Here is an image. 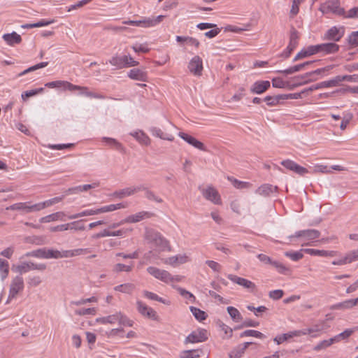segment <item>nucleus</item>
Returning a JSON list of instances; mask_svg holds the SVG:
<instances>
[{
  "mask_svg": "<svg viewBox=\"0 0 358 358\" xmlns=\"http://www.w3.org/2000/svg\"><path fill=\"white\" fill-rule=\"evenodd\" d=\"M45 86L48 87H64L65 88L68 89L70 91L79 90L80 94L85 95L87 97L95 98V99H104V96H103L102 94H97V93H94V92L89 91V89L87 87L76 85H73L68 81H63V80L52 81V82L46 83Z\"/></svg>",
  "mask_w": 358,
  "mask_h": 358,
  "instance_id": "obj_1",
  "label": "nucleus"
},
{
  "mask_svg": "<svg viewBox=\"0 0 358 358\" xmlns=\"http://www.w3.org/2000/svg\"><path fill=\"white\" fill-rule=\"evenodd\" d=\"M145 239L162 250H165L169 247V241L159 232L153 229H145Z\"/></svg>",
  "mask_w": 358,
  "mask_h": 358,
  "instance_id": "obj_2",
  "label": "nucleus"
},
{
  "mask_svg": "<svg viewBox=\"0 0 358 358\" xmlns=\"http://www.w3.org/2000/svg\"><path fill=\"white\" fill-rule=\"evenodd\" d=\"M320 10L322 13L331 12L336 15L343 16H345V13L344 8L340 6L339 0H331L325 2L320 6Z\"/></svg>",
  "mask_w": 358,
  "mask_h": 358,
  "instance_id": "obj_3",
  "label": "nucleus"
},
{
  "mask_svg": "<svg viewBox=\"0 0 358 358\" xmlns=\"http://www.w3.org/2000/svg\"><path fill=\"white\" fill-rule=\"evenodd\" d=\"M148 273L155 278L165 283H170L171 273L164 269H160L155 266H149L147 268Z\"/></svg>",
  "mask_w": 358,
  "mask_h": 358,
  "instance_id": "obj_4",
  "label": "nucleus"
},
{
  "mask_svg": "<svg viewBox=\"0 0 358 358\" xmlns=\"http://www.w3.org/2000/svg\"><path fill=\"white\" fill-rule=\"evenodd\" d=\"M320 236V231L317 229H306L295 232L294 235L289 236L288 238L291 241L293 238H303L307 241H313Z\"/></svg>",
  "mask_w": 358,
  "mask_h": 358,
  "instance_id": "obj_5",
  "label": "nucleus"
},
{
  "mask_svg": "<svg viewBox=\"0 0 358 358\" xmlns=\"http://www.w3.org/2000/svg\"><path fill=\"white\" fill-rule=\"evenodd\" d=\"M136 308L141 315L152 320H157L158 315L157 312L152 308L148 306L143 301L138 300L136 301Z\"/></svg>",
  "mask_w": 358,
  "mask_h": 358,
  "instance_id": "obj_6",
  "label": "nucleus"
},
{
  "mask_svg": "<svg viewBox=\"0 0 358 358\" xmlns=\"http://www.w3.org/2000/svg\"><path fill=\"white\" fill-rule=\"evenodd\" d=\"M227 278L233 282L242 286L250 292H254L256 289L255 284L246 278L238 277L233 274H229Z\"/></svg>",
  "mask_w": 358,
  "mask_h": 358,
  "instance_id": "obj_7",
  "label": "nucleus"
},
{
  "mask_svg": "<svg viewBox=\"0 0 358 358\" xmlns=\"http://www.w3.org/2000/svg\"><path fill=\"white\" fill-rule=\"evenodd\" d=\"M145 189L144 185H140L138 186L129 187L115 191L113 192V196L119 199H123L127 196H131L138 192Z\"/></svg>",
  "mask_w": 358,
  "mask_h": 358,
  "instance_id": "obj_8",
  "label": "nucleus"
},
{
  "mask_svg": "<svg viewBox=\"0 0 358 358\" xmlns=\"http://www.w3.org/2000/svg\"><path fill=\"white\" fill-rule=\"evenodd\" d=\"M208 339L207 336V331L205 329H199L196 331H192L189 335H188L185 340V343H201L206 341Z\"/></svg>",
  "mask_w": 358,
  "mask_h": 358,
  "instance_id": "obj_9",
  "label": "nucleus"
},
{
  "mask_svg": "<svg viewBox=\"0 0 358 358\" xmlns=\"http://www.w3.org/2000/svg\"><path fill=\"white\" fill-rule=\"evenodd\" d=\"M299 33L298 31L292 27L290 31V36H289V43L286 50L282 54V56L287 58L291 55L292 52L295 49V48L298 45V39H299Z\"/></svg>",
  "mask_w": 358,
  "mask_h": 358,
  "instance_id": "obj_10",
  "label": "nucleus"
},
{
  "mask_svg": "<svg viewBox=\"0 0 358 358\" xmlns=\"http://www.w3.org/2000/svg\"><path fill=\"white\" fill-rule=\"evenodd\" d=\"M189 71L194 76H200L203 71V62L201 58L196 55L190 60L188 64Z\"/></svg>",
  "mask_w": 358,
  "mask_h": 358,
  "instance_id": "obj_11",
  "label": "nucleus"
},
{
  "mask_svg": "<svg viewBox=\"0 0 358 358\" xmlns=\"http://www.w3.org/2000/svg\"><path fill=\"white\" fill-rule=\"evenodd\" d=\"M202 194L203 197L213 203L214 204H221L220 196L213 187L209 186L206 189H202Z\"/></svg>",
  "mask_w": 358,
  "mask_h": 358,
  "instance_id": "obj_12",
  "label": "nucleus"
},
{
  "mask_svg": "<svg viewBox=\"0 0 358 358\" xmlns=\"http://www.w3.org/2000/svg\"><path fill=\"white\" fill-rule=\"evenodd\" d=\"M24 288V280L21 276H16L12 281L10 287L8 299L15 297L19 292Z\"/></svg>",
  "mask_w": 358,
  "mask_h": 358,
  "instance_id": "obj_13",
  "label": "nucleus"
},
{
  "mask_svg": "<svg viewBox=\"0 0 358 358\" xmlns=\"http://www.w3.org/2000/svg\"><path fill=\"white\" fill-rule=\"evenodd\" d=\"M28 257H35L38 258H43V259H55V250L53 249H46V248H41L36 250H33L27 254Z\"/></svg>",
  "mask_w": 358,
  "mask_h": 358,
  "instance_id": "obj_14",
  "label": "nucleus"
},
{
  "mask_svg": "<svg viewBox=\"0 0 358 358\" xmlns=\"http://www.w3.org/2000/svg\"><path fill=\"white\" fill-rule=\"evenodd\" d=\"M46 269L45 264H35L34 262H24L17 266V271L20 273H27L31 270L44 271Z\"/></svg>",
  "mask_w": 358,
  "mask_h": 358,
  "instance_id": "obj_15",
  "label": "nucleus"
},
{
  "mask_svg": "<svg viewBox=\"0 0 358 358\" xmlns=\"http://www.w3.org/2000/svg\"><path fill=\"white\" fill-rule=\"evenodd\" d=\"M154 214L151 212L141 211L134 215H131L127 217L124 220H122V222L136 223L143 220L150 218Z\"/></svg>",
  "mask_w": 358,
  "mask_h": 358,
  "instance_id": "obj_16",
  "label": "nucleus"
},
{
  "mask_svg": "<svg viewBox=\"0 0 358 358\" xmlns=\"http://www.w3.org/2000/svg\"><path fill=\"white\" fill-rule=\"evenodd\" d=\"M319 52L322 55L334 54L339 50V45L334 42L318 44Z\"/></svg>",
  "mask_w": 358,
  "mask_h": 358,
  "instance_id": "obj_17",
  "label": "nucleus"
},
{
  "mask_svg": "<svg viewBox=\"0 0 358 358\" xmlns=\"http://www.w3.org/2000/svg\"><path fill=\"white\" fill-rule=\"evenodd\" d=\"M344 34L343 31L338 29L336 27L330 28L324 35V39L332 41L334 42L339 41Z\"/></svg>",
  "mask_w": 358,
  "mask_h": 358,
  "instance_id": "obj_18",
  "label": "nucleus"
},
{
  "mask_svg": "<svg viewBox=\"0 0 358 358\" xmlns=\"http://www.w3.org/2000/svg\"><path fill=\"white\" fill-rule=\"evenodd\" d=\"M128 77L132 80L146 82L148 80L147 72L140 69H132L128 73Z\"/></svg>",
  "mask_w": 358,
  "mask_h": 358,
  "instance_id": "obj_19",
  "label": "nucleus"
},
{
  "mask_svg": "<svg viewBox=\"0 0 358 358\" xmlns=\"http://www.w3.org/2000/svg\"><path fill=\"white\" fill-rule=\"evenodd\" d=\"M271 86L268 80H261L255 82L251 87L250 91L254 94H262L266 91Z\"/></svg>",
  "mask_w": 358,
  "mask_h": 358,
  "instance_id": "obj_20",
  "label": "nucleus"
},
{
  "mask_svg": "<svg viewBox=\"0 0 358 358\" xmlns=\"http://www.w3.org/2000/svg\"><path fill=\"white\" fill-rule=\"evenodd\" d=\"M306 332H302L301 331H289L286 334H283L282 335L275 336L273 339V341L278 344L280 345L284 341L288 340L289 338H291L294 336H299L301 335H306Z\"/></svg>",
  "mask_w": 358,
  "mask_h": 358,
  "instance_id": "obj_21",
  "label": "nucleus"
},
{
  "mask_svg": "<svg viewBox=\"0 0 358 358\" xmlns=\"http://www.w3.org/2000/svg\"><path fill=\"white\" fill-rule=\"evenodd\" d=\"M314 62H315V61L306 62L302 64H299L295 65L294 66H292L287 69L278 70V71H277V72L284 73L285 75L292 74L294 73H296V72L303 70L306 66H309V65L313 64Z\"/></svg>",
  "mask_w": 358,
  "mask_h": 358,
  "instance_id": "obj_22",
  "label": "nucleus"
},
{
  "mask_svg": "<svg viewBox=\"0 0 358 358\" xmlns=\"http://www.w3.org/2000/svg\"><path fill=\"white\" fill-rule=\"evenodd\" d=\"M277 190V186H273L270 184H264L257 189L256 193L263 196H268L271 194L276 192Z\"/></svg>",
  "mask_w": 358,
  "mask_h": 358,
  "instance_id": "obj_23",
  "label": "nucleus"
},
{
  "mask_svg": "<svg viewBox=\"0 0 358 358\" xmlns=\"http://www.w3.org/2000/svg\"><path fill=\"white\" fill-rule=\"evenodd\" d=\"M150 131L152 136L159 138L163 140H166L169 141H173L174 140V137L172 134L164 132L161 129L157 127H151L150 129Z\"/></svg>",
  "mask_w": 358,
  "mask_h": 358,
  "instance_id": "obj_24",
  "label": "nucleus"
},
{
  "mask_svg": "<svg viewBox=\"0 0 358 358\" xmlns=\"http://www.w3.org/2000/svg\"><path fill=\"white\" fill-rule=\"evenodd\" d=\"M3 40L9 45H14L15 44H19L22 41L20 35L13 31L11 34H5L3 36Z\"/></svg>",
  "mask_w": 358,
  "mask_h": 358,
  "instance_id": "obj_25",
  "label": "nucleus"
},
{
  "mask_svg": "<svg viewBox=\"0 0 358 358\" xmlns=\"http://www.w3.org/2000/svg\"><path fill=\"white\" fill-rule=\"evenodd\" d=\"M251 342H245L243 345H238L237 348L231 351L229 354L230 358H239L245 352L248 347L251 345Z\"/></svg>",
  "mask_w": 358,
  "mask_h": 358,
  "instance_id": "obj_26",
  "label": "nucleus"
},
{
  "mask_svg": "<svg viewBox=\"0 0 358 358\" xmlns=\"http://www.w3.org/2000/svg\"><path fill=\"white\" fill-rule=\"evenodd\" d=\"M303 251L308 255H313V256H321V257H333L335 255L334 251H327V250H316V249H311V248H306L303 249Z\"/></svg>",
  "mask_w": 358,
  "mask_h": 358,
  "instance_id": "obj_27",
  "label": "nucleus"
},
{
  "mask_svg": "<svg viewBox=\"0 0 358 358\" xmlns=\"http://www.w3.org/2000/svg\"><path fill=\"white\" fill-rule=\"evenodd\" d=\"M65 216V213L64 212L59 211L57 212L47 216L41 217L39 221L41 223H47L57 220H63V217Z\"/></svg>",
  "mask_w": 358,
  "mask_h": 358,
  "instance_id": "obj_28",
  "label": "nucleus"
},
{
  "mask_svg": "<svg viewBox=\"0 0 358 358\" xmlns=\"http://www.w3.org/2000/svg\"><path fill=\"white\" fill-rule=\"evenodd\" d=\"M99 186V182H93L92 184H87V185H79L75 187L69 188L68 192L73 194H76L80 192H85L90 189L96 188Z\"/></svg>",
  "mask_w": 358,
  "mask_h": 358,
  "instance_id": "obj_29",
  "label": "nucleus"
},
{
  "mask_svg": "<svg viewBox=\"0 0 358 358\" xmlns=\"http://www.w3.org/2000/svg\"><path fill=\"white\" fill-rule=\"evenodd\" d=\"M203 353L201 349L184 350L180 353V358H199Z\"/></svg>",
  "mask_w": 358,
  "mask_h": 358,
  "instance_id": "obj_30",
  "label": "nucleus"
},
{
  "mask_svg": "<svg viewBox=\"0 0 358 358\" xmlns=\"http://www.w3.org/2000/svg\"><path fill=\"white\" fill-rule=\"evenodd\" d=\"M130 134L142 145H148L150 144V138L142 131H134Z\"/></svg>",
  "mask_w": 358,
  "mask_h": 358,
  "instance_id": "obj_31",
  "label": "nucleus"
},
{
  "mask_svg": "<svg viewBox=\"0 0 358 358\" xmlns=\"http://www.w3.org/2000/svg\"><path fill=\"white\" fill-rule=\"evenodd\" d=\"M29 202H20L14 203L10 206L6 207V210H22L24 213H29L28 206Z\"/></svg>",
  "mask_w": 358,
  "mask_h": 358,
  "instance_id": "obj_32",
  "label": "nucleus"
},
{
  "mask_svg": "<svg viewBox=\"0 0 358 358\" xmlns=\"http://www.w3.org/2000/svg\"><path fill=\"white\" fill-rule=\"evenodd\" d=\"M135 289V285L132 283H125L117 285L114 287V289L126 294H131Z\"/></svg>",
  "mask_w": 358,
  "mask_h": 358,
  "instance_id": "obj_33",
  "label": "nucleus"
},
{
  "mask_svg": "<svg viewBox=\"0 0 358 358\" xmlns=\"http://www.w3.org/2000/svg\"><path fill=\"white\" fill-rule=\"evenodd\" d=\"M227 310L230 317L234 322H238L242 320L243 317L237 308L232 306H229L227 307Z\"/></svg>",
  "mask_w": 358,
  "mask_h": 358,
  "instance_id": "obj_34",
  "label": "nucleus"
},
{
  "mask_svg": "<svg viewBox=\"0 0 358 358\" xmlns=\"http://www.w3.org/2000/svg\"><path fill=\"white\" fill-rule=\"evenodd\" d=\"M143 295L145 297H146L150 300L157 301L161 302V303H162L164 304H166V305L170 304L169 301L164 299L163 298L159 296L158 295H157L156 294H155L153 292L145 290V291H143Z\"/></svg>",
  "mask_w": 358,
  "mask_h": 358,
  "instance_id": "obj_35",
  "label": "nucleus"
},
{
  "mask_svg": "<svg viewBox=\"0 0 358 358\" xmlns=\"http://www.w3.org/2000/svg\"><path fill=\"white\" fill-rule=\"evenodd\" d=\"M264 101H266L268 106H273L278 105L282 101H283V97L282 94H278L273 96H267L265 97Z\"/></svg>",
  "mask_w": 358,
  "mask_h": 358,
  "instance_id": "obj_36",
  "label": "nucleus"
},
{
  "mask_svg": "<svg viewBox=\"0 0 358 358\" xmlns=\"http://www.w3.org/2000/svg\"><path fill=\"white\" fill-rule=\"evenodd\" d=\"M333 68V65H330V66H327L324 68H322V69H317L315 71H310V72H308V73H305L304 75H302L301 76H298V77H295L294 79H304L306 78H308L309 76H311L313 75H319L322 72H324V71H329L330 69H331Z\"/></svg>",
  "mask_w": 358,
  "mask_h": 358,
  "instance_id": "obj_37",
  "label": "nucleus"
},
{
  "mask_svg": "<svg viewBox=\"0 0 358 358\" xmlns=\"http://www.w3.org/2000/svg\"><path fill=\"white\" fill-rule=\"evenodd\" d=\"M103 140L106 141L108 145L115 148L117 150L124 152V148L123 145L115 138L103 137Z\"/></svg>",
  "mask_w": 358,
  "mask_h": 358,
  "instance_id": "obj_38",
  "label": "nucleus"
},
{
  "mask_svg": "<svg viewBox=\"0 0 358 358\" xmlns=\"http://www.w3.org/2000/svg\"><path fill=\"white\" fill-rule=\"evenodd\" d=\"M232 185L237 189H245L251 187L252 185L248 182L240 181L231 177H228Z\"/></svg>",
  "mask_w": 358,
  "mask_h": 358,
  "instance_id": "obj_39",
  "label": "nucleus"
},
{
  "mask_svg": "<svg viewBox=\"0 0 358 358\" xmlns=\"http://www.w3.org/2000/svg\"><path fill=\"white\" fill-rule=\"evenodd\" d=\"M190 310L195 318L199 321L204 320L207 317V314L204 311L196 307L191 306Z\"/></svg>",
  "mask_w": 358,
  "mask_h": 358,
  "instance_id": "obj_40",
  "label": "nucleus"
},
{
  "mask_svg": "<svg viewBox=\"0 0 358 358\" xmlns=\"http://www.w3.org/2000/svg\"><path fill=\"white\" fill-rule=\"evenodd\" d=\"M149 17L145 18L143 20H127L124 21L123 24H129V25H134V26H141L144 27H150V25L148 24Z\"/></svg>",
  "mask_w": 358,
  "mask_h": 358,
  "instance_id": "obj_41",
  "label": "nucleus"
},
{
  "mask_svg": "<svg viewBox=\"0 0 358 358\" xmlns=\"http://www.w3.org/2000/svg\"><path fill=\"white\" fill-rule=\"evenodd\" d=\"M9 271V264L8 262L4 259H0V272L1 275L2 280H4Z\"/></svg>",
  "mask_w": 358,
  "mask_h": 358,
  "instance_id": "obj_42",
  "label": "nucleus"
},
{
  "mask_svg": "<svg viewBox=\"0 0 358 358\" xmlns=\"http://www.w3.org/2000/svg\"><path fill=\"white\" fill-rule=\"evenodd\" d=\"M142 191H145V196L148 200L155 201V202L159 203H161L163 202L162 199H161L160 197L155 195V194L152 191L148 189L146 187H145V189H143Z\"/></svg>",
  "mask_w": 358,
  "mask_h": 358,
  "instance_id": "obj_43",
  "label": "nucleus"
},
{
  "mask_svg": "<svg viewBox=\"0 0 358 358\" xmlns=\"http://www.w3.org/2000/svg\"><path fill=\"white\" fill-rule=\"evenodd\" d=\"M118 317H117V321L119 322L120 324L124 326L132 327L134 322L129 320L126 315L122 314L121 312L117 313Z\"/></svg>",
  "mask_w": 358,
  "mask_h": 358,
  "instance_id": "obj_44",
  "label": "nucleus"
},
{
  "mask_svg": "<svg viewBox=\"0 0 358 358\" xmlns=\"http://www.w3.org/2000/svg\"><path fill=\"white\" fill-rule=\"evenodd\" d=\"M117 317H118L117 313L114 315L98 318L96 320L101 324H114L117 322Z\"/></svg>",
  "mask_w": 358,
  "mask_h": 358,
  "instance_id": "obj_45",
  "label": "nucleus"
},
{
  "mask_svg": "<svg viewBox=\"0 0 358 358\" xmlns=\"http://www.w3.org/2000/svg\"><path fill=\"white\" fill-rule=\"evenodd\" d=\"M52 22V21H47L45 20H41V21H39L36 23L23 24V25H22V27L24 29L41 27L49 25Z\"/></svg>",
  "mask_w": 358,
  "mask_h": 358,
  "instance_id": "obj_46",
  "label": "nucleus"
},
{
  "mask_svg": "<svg viewBox=\"0 0 358 358\" xmlns=\"http://www.w3.org/2000/svg\"><path fill=\"white\" fill-rule=\"evenodd\" d=\"M48 62H47L38 63L34 66H32L28 68L27 69L24 70V71L21 72L20 73H19L18 76H22L23 75H25L29 72H31V71H36L37 69L45 67L48 66Z\"/></svg>",
  "mask_w": 358,
  "mask_h": 358,
  "instance_id": "obj_47",
  "label": "nucleus"
},
{
  "mask_svg": "<svg viewBox=\"0 0 358 358\" xmlns=\"http://www.w3.org/2000/svg\"><path fill=\"white\" fill-rule=\"evenodd\" d=\"M345 257L348 264L358 261V250H354L345 254Z\"/></svg>",
  "mask_w": 358,
  "mask_h": 358,
  "instance_id": "obj_48",
  "label": "nucleus"
},
{
  "mask_svg": "<svg viewBox=\"0 0 358 358\" xmlns=\"http://www.w3.org/2000/svg\"><path fill=\"white\" fill-rule=\"evenodd\" d=\"M244 336H254L259 338H264L265 337L262 332L252 329L246 330L241 334V337Z\"/></svg>",
  "mask_w": 358,
  "mask_h": 358,
  "instance_id": "obj_49",
  "label": "nucleus"
},
{
  "mask_svg": "<svg viewBox=\"0 0 358 358\" xmlns=\"http://www.w3.org/2000/svg\"><path fill=\"white\" fill-rule=\"evenodd\" d=\"M272 86L275 88L288 87L289 83L284 81L280 78H274L272 79Z\"/></svg>",
  "mask_w": 358,
  "mask_h": 358,
  "instance_id": "obj_50",
  "label": "nucleus"
},
{
  "mask_svg": "<svg viewBox=\"0 0 358 358\" xmlns=\"http://www.w3.org/2000/svg\"><path fill=\"white\" fill-rule=\"evenodd\" d=\"M301 251H303V250L297 252H286L285 253V255L290 258L292 260L296 262L302 259L303 257V255L302 254Z\"/></svg>",
  "mask_w": 358,
  "mask_h": 358,
  "instance_id": "obj_51",
  "label": "nucleus"
},
{
  "mask_svg": "<svg viewBox=\"0 0 358 358\" xmlns=\"http://www.w3.org/2000/svg\"><path fill=\"white\" fill-rule=\"evenodd\" d=\"M272 266H273L280 273L286 274L290 271L288 267L279 262L274 261L272 262Z\"/></svg>",
  "mask_w": 358,
  "mask_h": 358,
  "instance_id": "obj_52",
  "label": "nucleus"
},
{
  "mask_svg": "<svg viewBox=\"0 0 358 358\" xmlns=\"http://www.w3.org/2000/svg\"><path fill=\"white\" fill-rule=\"evenodd\" d=\"M109 62L111 65L116 66L117 69L124 68L122 57L114 56L109 60Z\"/></svg>",
  "mask_w": 358,
  "mask_h": 358,
  "instance_id": "obj_53",
  "label": "nucleus"
},
{
  "mask_svg": "<svg viewBox=\"0 0 358 358\" xmlns=\"http://www.w3.org/2000/svg\"><path fill=\"white\" fill-rule=\"evenodd\" d=\"M124 67L125 66H136L138 65V62L134 60L129 55H124L122 57Z\"/></svg>",
  "mask_w": 358,
  "mask_h": 358,
  "instance_id": "obj_54",
  "label": "nucleus"
},
{
  "mask_svg": "<svg viewBox=\"0 0 358 358\" xmlns=\"http://www.w3.org/2000/svg\"><path fill=\"white\" fill-rule=\"evenodd\" d=\"M332 344V340H331V338L328 340H324L320 342L317 345H316L313 348V350L315 351H320L321 350L327 348V347L331 345Z\"/></svg>",
  "mask_w": 358,
  "mask_h": 358,
  "instance_id": "obj_55",
  "label": "nucleus"
},
{
  "mask_svg": "<svg viewBox=\"0 0 358 358\" xmlns=\"http://www.w3.org/2000/svg\"><path fill=\"white\" fill-rule=\"evenodd\" d=\"M43 92V87H41V88H38V89H36V90H29V91H26L24 92V93L22 94V99L25 101L26 99L29 98V97H31L32 96H34L40 92Z\"/></svg>",
  "mask_w": 358,
  "mask_h": 358,
  "instance_id": "obj_56",
  "label": "nucleus"
},
{
  "mask_svg": "<svg viewBox=\"0 0 358 358\" xmlns=\"http://www.w3.org/2000/svg\"><path fill=\"white\" fill-rule=\"evenodd\" d=\"M55 254L56 255L55 259L73 257V250H64L62 252H60L57 250H55Z\"/></svg>",
  "mask_w": 358,
  "mask_h": 358,
  "instance_id": "obj_57",
  "label": "nucleus"
},
{
  "mask_svg": "<svg viewBox=\"0 0 358 358\" xmlns=\"http://www.w3.org/2000/svg\"><path fill=\"white\" fill-rule=\"evenodd\" d=\"M281 165H282L286 169L294 171L296 166L299 165L296 162L290 159H286L281 162Z\"/></svg>",
  "mask_w": 358,
  "mask_h": 358,
  "instance_id": "obj_58",
  "label": "nucleus"
},
{
  "mask_svg": "<svg viewBox=\"0 0 358 358\" xmlns=\"http://www.w3.org/2000/svg\"><path fill=\"white\" fill-rule=\"evenodd\" d=\"M173 287L175 288L176 289H177V291L180 293V294L181 296H182L183 297H185L187 299H194V295L192 293H190L189 292L185 290V289L180 287L175 286V285H173Z\"/></svg>",
  "mask_w": 358,
  "mask_h": 358,
  "instance_id": "obj_59",
  "label": "nucleus"
},
{
  "mask_svg": "<svg viewBox=\"0 0 358 358\" xmlns=\"http://www.w3.org/2000/svg\"><path fill=\"white\" fill-rule=\"evenodd\" d=\"M81 221H75L71 223H67V224H70L69 229L75 230V231H84L85 229V227L84 224L80 223Z\"/></svg>",
  "mask_w": 358,
  "mask_h": 358,
  "instance_id": "obj_60",
  "label": "nucleus"
},
{
  "mask_svg": "<svg viewBox=\"0 0 358 358\" xmlns=\"http://www.w3.org/2000/svg\"><path fill=\"white\" fill-rule=\"evenodd\" d=\"M352 117H353V115L352 113H348L343 117V120L340 125V128L341 130H345L346 129L348 124L350 123V120L352 119Z\"/></svg>",
  "mask_w": 358,
  "mask_h": 358,
  "instance_id": "obj_61",
  "label": "nucleus"
},
{
  "mask_svg": "<svg viewBox=\"0 0 358 358\" xmlns=\"http://www.w3.org/2000/svg\"><path fill=\"white\" fill-rule=\"evenodd\" d=\"M189 145H192L193 147L202 150V151H207L206 146L204 144L195 138L194 137L192 138L191 142L189 143Z\"/></svg>",
  "mask_w": 358,
  "mask_h": 358,
  "instance_id": "obj_62",
  "label": "nucleus"
},
{
  "mask_svg": "<svg viewBox=\"0 0 358 358\" xmlns=\"http://www.w3.org/2000/svg\"><path fill=\"white\" fill-rule=\"evenodd\" d=\"M341 82H342L341 79V76H337L333 78L332 79L326 81L327 88L336 87L339 85Z\"/></svg>",
  "mask_w": 358,
  "mask_h": 358,
  "instance_id": "obj_63",
  "label": "nucleus"
},
{
  "mask_svg": "<svg viewBox=\"0 0 358 358\" xmlns=\"http://www.w3.org/2000/svg\"><path fill=\"white\" fill-rule=\"evenodd\" d=\"M283 294L284 292L282 289H275L271 291L268 296L273 300H278L282 297Z\"/></svg>",
  "mask_w": 358,
  "mask_h": 358,
  "instance_id": "obj_64",
  "label": "nucleus"
}]
</instances>
